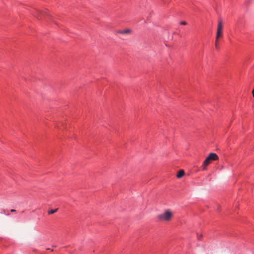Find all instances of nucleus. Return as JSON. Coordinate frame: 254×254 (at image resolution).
Listing matches in <instances>:
<instances>
[{"instance_id": "9", "label": "nucleus", "mask_w": 254, "mask_h": 254, "mask_svg": "<svg viewBox=\"0 0 254 254\" xmlns=\"http://www.w3.org/2000/svg\"><path fill=\"white\" fill-rule=\"evenodd\" d=\"M122 32H123V30H119L117 31V33L122 34Z\"/></svg>"}, {"instance_id": "2", "label": "nucleus", "mask_w": 254, "mask_h": 254, "mask_svg": "<svg viewBox=\"0 0 254 254\" xmlns=\"http://www.w3.org/2000/svg\"><path fill=\"white\" fill-rule=\"evenodd\" d=\"M218 159V155L215 153H211L209 154L208 157L204 161L203 163V169L205 170L206 167L208 166L212 160H217Z\"/></svg>"}, {"instance_id": "7", "label": "nucleus", "mask_w": 254, "mask_h": 254, "mask_svg": "<svg viewBox=\"0 0 254 254\" xmlns=\"http://www.w3.org/2000/svg\"><path fill=\"white\" fill-rule=\"evenodd\" d=\"M218 41H219V39H217L216 38V39H215V47H216V48L217 49H218Z\"/></svg>"}, {"instance_id": "16", "label": "nucleus", "mask_w": 254, "mask_h": 254, "mask_svg": "<svg viewBox=\"0 0 254 254\" xmlns=\"http://www.w3.org/2000/svg\"><path fill=\"white\" fill-rule=\"evenodd\" d=\"M48 250H49V251H53V250H51V249H48Z\"/></svg>"}, {"instance_id": "10", "label": "nucleus", "mask_w": 254, "mask_h": 254, "mask_svg": "<svg viewBox=\"0 0 254 254\" xmlns=\"http://www.w3.org/2000/svg\"><path fill=\"white\" fill-rule=\"evenodd\" d=\"M10 211H11V212H15V209H11V210H10Z\"/></svg>"}, {"instance_id": "18", "label": "nucleus", "mask_w": 254, "mask_h": 254, "mask_svg": "<svg viewBox=\"0 0 254 254\" xmlns=\"http://www.w3.org/2000/svg\"><path fill=\"white\" fill-rule=\"evenodd\" d=\"M44 14H45V15H47V13H44Z\"/></svg>"}, {"instance_id": "14", "label": "nucleus", "mask_w": 254, "mask_h": 254, "mask_svg": "<svg viewBox=\"0 0 254 254\" xmlns=\"http://www.w3.org/2000/svg\"><path fill=\"white\" fill-rule=\"evenodd\" d=\"M48 250H49V251H53V250H51V249H48Z\"/></svg>"}, {"instance_id": "3", "label": "nucleus", "mask_w": 254, "mask_h": 254, "mask_svg": "<svg viewBox=\"0 0 254 254\" xmlns=\"http://www.w3.org/2000/svg\"><path fill=\"white\" fill-rule=\"evenodd\" d=\"M223 24L222 20H219L217 28L216 38L219 39L222 36Z\"/></svg>"}, {"instance_id": "17", "label": "nucleus", "mask_w": 254, "mask_h": 254, "mask_svg": "<svg viewBox=\"0 0 254 254\" xmlns=\"http://www.w3.org/2000/svg\"><path fill=\"white\" fill-rule=\"evenodd\" d=\"M48 250H49V251H53V250H51V249H48Z\"/></svg>"}, {"instance_id": "6", "label": "nucleus", "mask_w": 254, "mask_h": 254, "mask_svg": "<svg viewBox=\"0 0 254 254\" xmlns=\"http://www.w3.org/2000/svg\"><path fill=\"white\" fill-rule=\"evenodd\" d=\"M58 211V209H55L53 210H51L48 212L49 214H53L55 213H56Z\"/></svg>"}, {"instance_id": "12", "label": "nucleus", "mask_w": 254, "mask_h": 254, "mask_svg": "<svg viewBox=\"0 0 254 254\" xmlns=\"http://www.w3.org/2000/svg\"><path fill=\"white\" fill-rule=\"evenodd\" d=\"M201 237V235H200V236H197V237H198V239H199V237Z\"/></svg>"}, {"instance_id": "1", "label": "nucleus", "mask_w": 254, "mask_h": 254, "mask_svg": "<svg viewBox=\"0 0 254 254\" xmlns=\"http://www.w3.org/2000/svg\"><path fill=\"white\" fill-rule=\"evenodd\" d=\"M173 216V213L169 210H165L163 213L158 216V219L162 221H169Z\"/></svg>"}, {"instance_id": "11", "label": "nucleus", "mask_w": 254, "mask_h": 254, "mask_svg": "<svg viewBox=\"0 0 254 254\" xmlns=\"http://www.w3.org/2000/svg\"><path fill=\"white\" fill-rule=\"evenodd\" d=\"M201 237V235H200V236H197V237H198V239H199V237Z\"/></svg>"}, {"instance_id": "8", "label": "nucleus", "mask_w": 254, "mask_h": 254, "mask_svg": "<svg viewBox=\"0 0 254 254\" xmlns=\"http://www.w3.org/2000/svg\"><path fill=\"white\" fill-rule=\"evenodd\" d=\"M181 24L182 25H186L187 24V22H185V21H182L180 22Z\"/></svg>"}, {"instance_id": "4", "label": "nucleus", "mask_w": 254, "mask_h": 254, "mask_svg": "<svg viewBox=\"0 0 254 254\" xmlns=\"http://www.w3.org/2000/svg\"><path fill=\"white\" fill-rule=\"evenodd\" d=\"M185 175V172L183 170H180L179 171L177 175V177L178 178H182L184 175Z\"/></svg>"}, {"instance_id": "13", "label": "nucleus", "mask_w": 254, "mask_h": 254, "mask_svg": "<svg viewBox=\"0 0 254 254\" xmlns=\"http://www.w3.org/2000/svg\"><path fill=\"white\" fill-rule=\"evenodd\" d=\"M201 237V235H200V236H197V237H198V239H199V237Z\"/></svg>"}, {"instance_id": "15", "label": "nucleus", "mask_w": 254, "mask_h": 254, "mask_svg": "<svg viewBox=\"0 0 254 254\" xmlns=\"http://www.w3.org/2000/svg\"><path fill=\"white\" fill-rule=\"evenodd\" d=\"M48 250H49V251H53V250H51V249H48Z\"/></svg>"}, {"instance_id": "5", "label": "nucleus", "mask_w": 254, "mask_h": 254, "mask_svg": "<svg viewBox=\"0 0 254 254\" xmlns=\"http://www.w3.org/2000/svg\"><path fill=\"white\" fill-rule=\"evenodd\" d=\"M131 32V30L129 29H127L126 30H123L122 34H129Z\"/></svg>"}]
</instances>
